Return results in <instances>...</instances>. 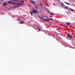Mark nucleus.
<instances>
[{
	"mask_svg": "<svg viewBox=\"0 0 75 75\" xmlns=\"http://www.w3.org/2000/svg\"><path fill=\"white\" fill-rule=\"evenodd\" d=\"M12 1H15V2H18L17 0H11L10 1H8V4H16V5H17L16 6H15L14 7H12V8L13 9H15L16 7H19L21 6H23L24 5V4L23 3H24V2L23 1H21L20 2L22 3H15L14 2H11Z\"/></svg>",
	"mask_w": 75,
	"mask_h": 75,
	"instance_id": "1",
	"label": "nucleus"
},
{
	"mask_svg": "<svg viewBox=\"0 0 75 75\" xmlns=\"http://www.w3.org/2000/svg\"><path fill=\"white\" fill-rule=\"evenodd\" d=\"M33 8L34 10H33L32 11L30 12V14H31V16H33V13L34 14H35V13H38V12H37V10L34 9V8Z\"/></svg>",
	"mask_w": 75,
	"mask_h": 75,
	"instance_id": "2",
	"label": "nucleus"
},
{
	"mask_svg": "<svg viewBox=\"0 0 75 75\" xmlns=\"http://www.w3.org/2000/svg\"><path fill=\"white\" fill-rule=\"evenodd\" d=\"M38 17H39L41 20H43V19H44V18H43V16H38Z\"/></svg>",
	"mask_w": 75,
	"mask_h": 75,
	"instance_id": "3",
	"label": "nucleus"
},
{
	"mask_svg": "<svg viewBox=\"0 0 75 75\" xmlns=\"http://www.w3.org/2000/svg\"><path fill=\"white\" fill-rule=\"evenodd\" d=\"M43 20L44 21H49V20L48 19H44V18L43 19Z\"/></svg>",
	"mask_w": 75,
	"mask_h": 75,
	"instance_id": "4",
	"label": "nucleus"
},
{
	"mask_svg": "<svg viewBox=\"0 0 75 75\" xmlns=\"http://www.w3.org/2000/svg\"><path fill=\"white\" fill-rule=\"evenodd\" d=\"M7 5V3H4L2 5L3 6H6Z\"/></svg>",
	"mask_w": 75,
	"mask_h": 75,
	"instance_id": "5",
	"label": "nucleus"
},
{
	"mask_svg": "<svg viewBox=\"0 0 75 75\" xmlns=\"http://www.w3.org/2000/svg\"><path fill=\"white\" fill-rule=\"evenodd\" d=\"M67 37L68 38L69 37L70 38H72V36L70 35H67Z\"/></svg>",
	"mask_w": 75,
	"mask_h": 75,
	"instance_id": "6",
	"label": "nucleus"
},
{
	"mask_svg": "<svg viewBox=\"0 0 75 75\" xmlns=\"http://www.w3.org/2000/svg\"><path fill=\"white\" fill-rule=\"evenodd\" d=\"M30 3H32L33 4H35V3H34V2L33 1H30Z\"/></svg>",
	"mask_w": 75,
	"mask_h": 75,
	"instance_id": "7",
	"label": "nucleus"
},
{
	"mask_svg": "<svg viewBox=\"0 0 75 75\" xmlns=\"http://www.w3.org/2000/svg\"><path fill=\"white\" fill-rule=\"evenodd\" d=\"M64 3H65L66 4H67V5H71V4H70L69 3H67V2H65Z\"/></svg>",
	"mask_w": 75,
	"mask_h": 75,
	"instance_id": "8",
	"label": "nucleus"
},
{
	"mask_svg": "<svg viewBox=\"0 0 75 75\" xmlns=\"http://www.w3.org/2000/svg\"><path fill=\"white\" fill-rule=\"evenodd\" d=\"M23 22H24V21H22L20 23V24H23Z\"/></svg>",
	"mask_w": 75,
	"mask_h": 75,
	"instance_id": "9",
	"label": "nucleus"
},
{
	"mask_svg": "<svg viewBox=\"0 0 75 75\" xmlns=\"http://www.w3.org/2000/svg\"><path fill=\"white\" fill-rule=\"evenodd\" d=\"M65 9H68V7H66L65 6V7H64Z\"/></svg>",
	"mask_w": 75,
	"mask_h": 75,
	"instance_id": "10",
	"label": "nucleus"
},
{
	"mask_svg": "<svg viewBox=\"0 0 75 75\" xmlns=\"http://www.w3.org/2000/svg\"><path fill=\"white\" fill-rule=\"evenodd\" d=\"M67 25H69V24H70V23H67Z\"/></svg>",
	"mask_w": 75,
	"mask_h": 75,
	"instance_id": "11",
	"label": "nucleus"
},
{
	"mask_svg": "<svg viewBox=\"0 0 75 75\" xmlns=\"http://www.w3.org/2000/svg\"><path fill=\"white\" fill-rule=\"evenodd\" d=\"M61 4H62V7H63L64 6V4H63V3H61Z\"/></svg>",
	"mask_w": 75,
	"mask_h": 75,
	"instance_id": "12",
	"label": "nucleus"
},
{
	"mask_svg": "<svg viewBox=\"0 0 75 75\" xmlns=\"http://www.w3.org/2000/svg\"><path fill=\"white\" fill-rule=\"evenodd\" d=\"M70 10H71V11H74V10H73L72 9L70 8Z\"/></svg>",
	"mask_w": 75,
	"mask_h": 75,
	"instance_id": "13",
	"label": "nucleus"
},
{
	"mask_svg": "<svg viewBox=\"0 0 75 75\" xmlns=\"http://www.w3.org/2000/svg\"><path fill=\"white\" fill-rule=\"evenodd\" d=\"M50 14H51V15H52V16H54V14L53 13H51Z\"/></svg>",
	"mask_w": 75,
	"mask_h": 75,
	"instance_id": "14",
	"label": "nucleus"
},
{
	"mask_svg": "<svg viewBox=\"0 0 75 75\" xmlns=\"http://www.w3.org/2000/svg\"><path fill=\"white\" fill-rule=\"evenodd\" d=\"M35 8H36V9H38V8L37 7V6H35Z\"/></svg>",
	"mask_w": 75,
	"mask_h": 75,
	"instance_id": "15",
	"label": "nucleus"
},
{
	"mask_svg": "<svg viewBox=\"0 0 75 75\" xmlns=\"http://www.w3.org/2000/svg\"><path fill=\"white\" fill-rule=\"evenodd\" d=\"M47 11H48L49 13H50V11H49V10H48V9L47 10Z\"/></svg>",
	"mask_w": 75,
	"mask_h": 75,
	"instance_id": "16",
	"label": "nucleus"
},
{
	"mask_svg": "<svg viewBox=\"0 0 75 75\" xmlns=\"http://www.w3.org/2000/svg\"><path fill=\"white\" fill-rule=\"evenodd\" d=\"M50 20H51V21H52V20H53V19H52V18H50Z\"/></svg>",
	"mask_w": 75,
	"mask_h": 75,
	"instance_id": "17",
	"label": "nucleus"
},
{
	"mask_svg": "<svg viewBox=\"0 0 75 75\" xmlns=\"http://www.w3.org/2000/svg\"><path fill=\"white\" fill-rule=\"evenodd\" d=\"M39 31H41V29H39Z\"/></svg>",
	"mask_w": 75,
	"mask_h": 75,
	"instance_id": "18",
	"label": "nucleus"
},
{
	"mask_svg": "<svg viewBox=\"0 0 75 75\" xmlns=\"http://www.w3.org/2000/svg\"><path fill=\"white\" fill-rule=\"evenodd\" d=\"M38 29H40V27H38Z\"/></svg>",
	"mask_w": 75,
	"mask_h": 75,
	"instance_id": "19",
	"label": "nucleus"
},
{
	"mask_svg": "<svg viewBox=\"0 0 75 75\" xmlns=\"http://www.w3.org/2000/svg\"><path fill=\"white\" fill-rule=\"evenodd\" d=\"M69 30H71V29H70Z\"/></svg>",
	"mask_w": 75,
	"mask_h": 75,
	"instance_id": "20",
	"label": "nucleus"
},
{
	"mask_svg": "<svg viewBox=\"0 0 75 75\" xmlns=\"http://www.w3.org/2000/svg\"><path fill=\"white\" fill-rule=\"evenodd\" d=\"M46 17H47V16H46Z\"/></svg>",
	"mask_w": 75,
	"mask_h": 75,
	"instance_id": "21",
	"label": "nucleus"
}]
</instances>
